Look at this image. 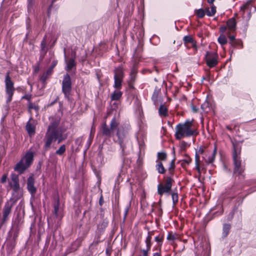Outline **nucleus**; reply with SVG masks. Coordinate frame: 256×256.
<instances>
[{
  "mask_svg": "<svg viewBox=\"0 0 256 256\" xmlns=\"http://www.w3.org/2000/svg\"><path fill=\"white\" fill-rule=\"evenodd\" d=\"M202 108L203 111L206 112H208L210 110V108L209 103L208 102H204L201 106Z\"/></svg>",
  "mask_w": 256,
  "mask_h": 256,
  "instance_id": "nucleus-20",
  "label": "nucleus"
},
{
  "mask_svg": "<svg viewBox=\"0 0 256 256\" xmlns=\"http://www.w3.org/2000/svg\"><path fill=\"white\" fill-rule=\"evenodd\" d=\"M204 152V149L202 148H200L198 150V151L196 152L195 156V160H196V170L200 172V158L199 154H202Z\"/></svg>",
  "mask_w": 256,
  "mask_h": 256,
  "instance_id": "nucleus-12",
  "label": "nucleus"
},
{
  "mask_svg": "<svg viewBox=\"0 0 256 256\" xmlns=\"http://www.w3.org/2000/svg\"><path fill=\"white\" fill-rule=\"evenodd\" d=\"M28 189L31 194H34L36 192V188L34 186V180L30 176L28 180Z\"/></svg>",
  "mask_w": 256,
  "mask_h": 256,
  "instance_id": "nucleus-11",
  "label": "nucleus"
},
{
  "mask_svg": "<svg viewBox=\"0 0 256 256\" xmlns=\"http://www.w3.org/2000/svg\"><path fill=\"white\" fill-rule=\"evenodd\" d=\"M230 228V226L228 224H225L223 228V235L226 236L228 234L229 230Z\"/></svg>",
  "mask_w": 256,
  "mask_h": 256,
  "instance_id": "nucleus-26",
  "label": "nucleus"
},
{
  "mask_svg": "<svg viewBox=\"0 0 256 256\" xmlns=\"http://www.w3.org/2000/svg\"><path fill=\"white\" fill-rule=\"evenodd\" d=\"M218 56L216 53L207 52L206 56V64L210 67H214L218 64Z\"/></svg>",
  "mask_w": 256,
  "mask_h": 256,
  "instance_id": "nucleus-5",
  "label": "nucleus"
},
{
  "mask_svg": "<svg viewBox=\"0 0 256 256\" xmlns=\"http://www.w3.org/2000/svg\"><path fill=\"white\" fill-rule=\"evenodd\" d=\"M159 113L160 116H166L167 115V108L164 106H160L159 108Z\"/></svg>",
  "mask_w": 256,
  "mask_h": 256,
  "instance_id": "nucleus-25",
  "label": "nucleus"
},
{
  "mask_svg": "<svg viewBox=\"0 0 256 256\" xmlns=\"http://www.w3.org/2000/svg\"><path fill=\"white\" fill-rule=\"evenodd\" d=\"M58 122H55L48 127L46 136L45 146L46 148H48L54 142L58 140V142L60 143L64 139V138L62 134L61 130L58 128Z\"/></svg>",
  "mask_w": 256,
  "mask_h": 256,
  "instance_id": "nucleus-1",
  "label": "nucleus"
},
{
  "mask_svg": "<svg viewBox=\"0 0 256 256\" xmlns=\"http://www.w3.org/2000/svg\"><path fill=\"white\" fill-rule=\"evenodd\" d=\"M218 42L220 44L224 45L227 43V39L226 36L222 34L218 38Z\"/></svg>",
  "mask_w": 256,
  "mask_h": 256,
  "instance_id": "nucleus-22",
  "label": "nucleus"
},
{
  "mask_svg": "<svg viewBox=\"0 0 256 256\" xmlns=\"http://www.w3.org/2000/svg\"><path fill=\"white\" fill-rule=\"evenodd\" d=\"M158 158L159 160H164L166 158V154L164 152H160L158 154Z\"/></svg>",
  "mask_w": 256,
  "mask_h": 256,
  "instance_id": "nucleus-28",
  "label": "nucleus"
},
{
  "mask_svg": "<svg viewBox=\"0 0 256 256\" xmlns=\"http://www.w3.org/2000/svg\"><path fill=\"white\" fill-rule=\"evenodd\" d=\"M118 137L119 138H121V136H120V130H118Z\"/></svg>",
  "mask_w": 256,
  "mask_h": 256,
  "instance_id": "nucleus-44",
  "label": "nucleus"
},
{
  "mask_svg": "<svg viewBox=\"0 0 256 256\" xmlns=\"http://www.w3.org/2000/svg\"><path fill=\"white\" fill-rule=\"evenodd\" d=\"M74 66V60H70L67 64V70H70Z\"/></svg>",
  "mask_w": 256,
  "mask_h": 256,
  "instance_id": "nucleus-32",
  "label": "nucleus"
},
{
  "mask_svg": "<svg viewBox=\"0 0 256 256\" xmlns=\"http://www.w3.org/2000/svg\"><path fill=\"white\" fill-rule=\"evenodd\" d=\"M196 13L198 17L199 18H202L205 15V12L204 10L202 9H199L196 11Z\"/></svg>",
  "mask_w": 256,
  "mask_h": 256,
  "instance_id": "nucleus-30",
  "label": "nucleus"
},
{
  "mask_svg": "<svg viewBox=\"0 0 256 256\" xmlns=\"http://www.w3.org/2000/svg\"><path fill=\"white\" fill-rule=\"evenodd\" d=\"M146 242V244L147 250H143L144 254L145 256L146 255L147 252L150 250V236L147 237Z\"/></svg>",
  "mask_w": 256,
  "mask_h": 256,
  "instance_id": "nucleus-23",
  "label": "nucleus"
},
{
  "mask_svg": "<svg viewBox=\"0 0 256 256\" xmlns=\"http://www.w3.org/2000/svg\"><path fill=\"white\" fill-rule=\"evenodd\" d=\"M66 150L65 146H62L58 150H56V154L59 155L62 154Z\"/></svg>",
  "mask_w": 256,
  "mask_h": 256,
  "instance_id": "nucleus-33",
  "label": "nucleus"
},
{
  "mask_svg": "<svg viewBox=\"0 0 256 256\" xmlns=\"http://www.w3.org/2000/svg\"><path fill=\"white\" fill-rule=\"evenodd\" d=\"M122 79L119 78H114V85L116 88H119L121 86Z\"/></svg>",
  "mask_w": 256,
  "mask_h": 256,
  "instance_id": "nucleus-29",
  "label": "nucleus"
},
{
  "mask_svg": "<svg viewBox=\"0 0 256 256\" xmlns=\"http://www.w3.org/2000/svg\"><path fill=\"white\" fill-rule=\"evenodd\" d=\"M174 155H175V150H174V148H173V152H172Z\"/></svg>",
  "mask_w": 256,
  "mask_h": 256,
  "instance_id": "nucleus-49",
  "label": "nucleus"
},
{
  "mask_svg": "<svg viewBox=\"0 0 256 256\" xmlns=\"http://www.w3.org/2000/svg\"><path fill=\"white\" fill-rule=\"evenodd\" d=\"M28 168V166H26V164L24 162L21 160L16 165V167L14 168V170L16 172L22 174Z\"/></svg>",
  "mask_w": 256,
  "mask_h": 256,
  "instance_id": "nucleus-10",
  "label": "nucleus"
},
{
  "mask_svg": "<svg viewBox=\"0 0 256 256\" xmlns=\"http://www.w3.org/2000/svg\"><path fill=\"white\" fill-rule=\"evenodd\" d=\"M10 184L15 192H18L20 190V185L18 184V178L17 176L15 174L12 175V182Z\"/></svg>",
  "mask_w": 256,
  "mask_h": 256,
  "instance_id": "nucleus-8",
  "label": "nucleus"
},
{
  "mask_svg": "<svg viewBox=\"0 0 256 256\" xmlns=\"http://www.w3.org/2000/svg\"><path fill=\"white\" fill-rule=\"evenodd\" d=\"M216 153V148H215L214 150V152L210 156V158L208 160L206 159V161L208 163L212 162L214 160Z\"/></svg>",
  "mask_w": 256,
  "mask_h": 256,
  "instance_id": "nucleus-27",
  "label": "nucleus"
},
{
  "mask_svg": "<svg viewBox=\"0 0 256 256\" xmlns=\"http://www.w3.org/2000/svg\"><path fill=\"white\" fill-rule=\"evenodd\" d=\"M192 109L193 112H196L197 111L196 108L194 106H192Z\"/></svg>",
  "mask_w": 256,
  "mask_h": 256,
  "instance_id": "nucleus-47",
  "label": "nucleus"
},
{
  "mask_svg": "<svg viewBox=\"0 0 256 256\" xmlns=\"http://www.w3.org/2000/svg\"><path fill=\"white\" fill-rule=\"evenodd\" d=\"M58 202L54 207V212L56 215H58Z\"/></svg>",
  "mask_w": 256,
  "mask_h": 256,
  "instance_id": "nucleus-36",
  "label": "nucleus"
},
{
  "mask_svg": "<svg viewBox=\"0 0 256 256\" xmlns=\"http://www.w3.org/2000/svg\"><path fill=\"white\" fill-rule=\"evenodd\" d=\"M102 132L106 136H110L112 132L111 128H108L106 124H104L102 126Z\"/></svg>",
  "mask_w": 256,
  "mask_h": 256,
  "instance_id": "nucleus-17",
  "label": "nucleus"
},
{
  "mask_svg": "<svg viewBox=\"0 0 256 256\" xmlns=\"http://www.w3.org/2000/svg\"><path fill=\"white\" fill-rule=\"evenodd\" d=\"M178 238V236L175 234H169L167 238L170 240H174Z\"/></svg>",
  "mask_w": 256,
  "mask_h": 256,
  "instance_id": "nucleus-34",
  "label": "nucleus"
},
{
  "mask_svg": "<svg viewBox=\"0 0 256 256\" xmlns=\"http://www.w3.org/2000/svg\"><path fill=\"white\" fill-rule=\"evenodd\" d=\"M34 154L32 152H28L26 156L22 159L28 167L32 164L33 160Z\"/></svg>",
  "mask_w": 256,
  "mask_h": 256,
  "instance_id": "nucleus-9",
  "label": "nucleus"
},
{
  "mask_svg": "<svg viewBox=\"0 0 256 256\" xmlns=\"http://www.w3.org/2000/svg\"><path fill=\"white\" fill-rule=\"evenodd\" d=\"M30 108H34L36 110H37L38 108L36 106H33L32 104H30Z\"/></svg>",
  "mask_w": 256,
  "mask_h": 256,
  "instance_id": "nucleus-42",
  "label": "nucleus"
},
{
  "mask_svg": "<svg viewBox=\"0 0 256 256\" xmlns=\"http://www.w3.org/2000/svg\"><path fill=\"white\" fill-rule=\"evenodd\" d=\"M229 38H230V41H233V40H234L235 37L234 36H229Z\"/></svg>",
  "mask_w": 256,
  "mask_h": 256,
  "instance_id": "nucleus-43",
  "label": "nucleus"
},
{
  "mask_svg": "<svg viewBox=\"0 0 256 256\" xmlns=\"http://www.w3.org/2000/svg\"><path fill=\"white\" fill-rule=\"evenodd\" d=\"M118 125V122H116L115 120H113L110 124V128L112 130H114L116 129Z\"/></svg>",
  "mask_w": 256,
  "mask_h": 256,
  "instance_id": "nucleus-31",
  "label": "nucleus"
},
{
  "mask_svg": "<svg viewBox=\"0 0 256 256\" xmlns=\"http://www.w3.org/2000/svg\"><path fill=\"white\" fill-rule=\"evenodd\" d=\"M233 158L234 164V172L240 174L243 172V170L240 166V160L238 156L236 153L234 154Z\"/></svg>",
  "mask_w": 256,
  "mask_h": 256,
  "instance_id": "nucleus-7",
  "label": "nucleus"
},
{
  "mask_svg": "<svg viewBox=\"0 0 256 256\" xmlns=\"http://www.w3.org/2000/svg\"><path fill=\"white\" fill-rule=\"evenodd\" d=\"M192 160L191 159H188V160H182V166L184 165V164H188L191 162Z\"/></svg>",
  "mask_w": 256,
  "mask_h": 256,
  "instance_id": "nucleus-38",
  "label": "nucleus"
},
{
  "mask_svg": "<svg viewBox=\"0 0 256 256\" xmlns=\"http://www.w3.org/2000/svg\"><path fill=\"white\" fill-rule=\"evenodd\" d=\"M214 0H208V2L209 4H212Z\"/></svg>",
  "mask_w": 256,
  "mask_h": 256,
  "instance_id": "nucleus-46",
  "label": "nucleus"
},
{
  "mask_svg": "<svg viewBox=\"0 0 256 256\" xmlns=\"http://www.w3.org/2000/svg\"><path fill=\"white\" fill-rule=\"evenodd\" d=\"M122 92L118 90H115L112 94L111 98L112 100H118L122 96Z\"/></svg>",
  "mask_w": 256,
  "mask_h": 256,
  "instance_id": "nucleus-16",
  "label": "nucleus"
},
{
  "mask_svg": "<svg viewBox=\"0 0 256 256\" xmlns=\"http://www.w3.org/2000/svg\"><path fill=\"white\" fill-rule=\"evenodd\" d=\"M216 12V7L214 5H212L210 8L206 9V14L208 16H213Z\"/></svg>",
  "mask_w": 256,
  "mask_h": 256,
  "instance_id": "nucleus-15",
  "label": "nucleus"
},
{
  "mask_svg": "<svg viewBox=\"0 0 256 256\" xmlns=\"http://www.w3.org/2000/svg\"><path fill=\"white\" fill-rule=\"evenodd\" d=\"M184 42L187 43H190L192 44V46H195L194 42L192 39V38L191 36H186L184 38Z\"/></svg>",
  "mask_w": 256,
  "mask_h": 256,
  "instance_id": "nucleus-24",
  "label": "nucleus"
},
{
  "mask_svg": "<svg viewBox=\"0 0 256 256\" xmlns=\"http://www.w3.org/2000/svg\"><path fill=\"white\" fill-rule=\"evenodd\" d=\"M5 84L6 94L7 96V102H10L12 100V98L14 90V83L12 81L8 72L6 75Z\"/></svg>",
  "mask_w": 256,
  "mask_h": 256,
  "instance_id": "nucleus-3",
  "label": "nucleus"
},
{
  "mask_svg": "<svg viewBox=\"0 0 256 256\" xmlns=\"http://www.w3.org/2000/svg\"><path fill=\"white\" fill-rule=\"evenodd\" d=\"M155 240H156V241H157V242H160V238L158 237H156V238H155Z\"/></svg>",
  "mask_w": 256,
  "mask_h": 256,
  "instance_id": "nucleus-48",
  "label": "nucleus"
},
{
  "mask_svg": "<svg viewBox=\"0 0 256 256\" xmlns=\"http://www.w3.org/2000/svg\"><path fill=\"white\" fill-rule=\"evenodd\" d=\"M174 161H175V158H174V160L171 162L170 168H172V169L174 168Z\"/></svg>",
  "mask_w": 256,
  "mask_h": 256,
  "instance_id": "nucleus-41",
  "label": "nucleus"
},
{
  "mask_svg": "<svg viewBox=\"0 0 256 256\" xmlns=\"http://www.w3.org/2000/svg\"><path fill=\"white\" fill-rule=\"evenodd\" d=\"M123 76V72L120 68L116 69L114 75V78H119L122 79Z\"/></svg>",
  "mask_w": 256,
  "mask_h": 256,
  "instance_id": "nucleus-21",
  "label": "nucleus"
},
{
  "mask_svg": "<svg viewBox=\"0 0 256 256\" xmlns=\"http://www.w3.org/2000/svg\"><path fill=\"white\" fill-rule=\"evenodd\" d=\"M42 50H44L46 47V42L44 40H42L41 44Z\"/></svg>",
  "mask_w": 256,
  "mask_h": 256,
  "instance_id": "nucleus-39",
  "label": "nucleus"
},
{
  "mask_svg": "<svg viewBox=\"0 0 256 256\" xmlns=\"http://www.w3.org/2000/svg\"><path fill=\"white\" fill-rule=\"evenodd\" d=\"M172 182V180L170 178H168L166 180L165 185L158 184V194L162 196L164 194L168 193L171 190Z\"/></svg>",
  "mask_w": 256,
  "mask_h": 256,
  "instance_id": "nucleus-4",
  "label": "nucleus"
},
{
  "mask_svg": "<svg viewBox=\"0 0 256 256\" xmlns=\"http://www.w3.org/2000/svg\"><path fill=\"white\" fill-rule=\"evenodd\" d=\"M7 178H8L7 175L4 174L1 178V182L2 183H5L6 182Z\"/></svg>",
  "mask_w": 256,
  "mask_h": 256,
  "instance_id": "nucleus-37",
  "label": "nucleus"
},
{
  "mask_svg": "<svg viewBox=\"0 0 256 256\" xmlns=\"http://www.w3.org/2000/svg\"><path fill=\"white\" fill-rule=\"evenodd\" d=\"M26 129L28 131V133L30 135H32L34 134V127L30 124V123H28L26 126Z\"/></svg>",
  "mask_w": 256,
  "mask_h": 256,
  "instance_id": "nucleus-18",
  "label": "nucleus"
},
{
  "mask_svg": "<svg viewBox=\"0 0 256 256\" xmlns=\"http://www.w3.org/2000/svg\"><path fill=\"white\" fill-rule=\"evenodd\" d=\"M153 256H161L160 254L158 252L154 253L153 255Z\"/></svg>",
  "mask_w": 256,
  "mask_h": 256,
  "instance_id": "nucleus-45",
  "label": "nucleus"
},
{
  "mask_svg": "<svg viewBox=\"0 0 256 256\" xmlns=\"http://www.w3.org/2000/svg\"><path fill=\"white\" fill-rule=\"evenodd\" d=\"M172 199L174 204L176 203L178 201V194L176 193H172Z\"/></svg>",
  "mask_w": 256,
  "mask_h": 256,
  "instance_id": "nucleus-35",
  "label": "nucleus"
},
{
  "mask_svg": "<svg viewBox=\"0 0 256 256\" xmlns=\"http://www.w3.org/2000/svg\"><path fill=\"white\" fill-rule=\"evenodd\" d=\"M192 127V124L190 121H186L184 123L178 124L176 128L175 136L176 138L180 140L184 137L194 134V130Z\"/></svg>",
  "mask_w": 256,
  "mask_h": 256,
  "instance_id": "nucleus-2",
  "label": "nucleus"
},
{
  "mask_svg": "<svg viewBox=\"0 0 256 256\" xmlns=\"http://www.w3.org/2000/svg\"><path fill=\"white\" fill-rule=\"evenodd\" d=\"M226 30V28L225 26H221L220 28V32L224 33Z\"/></svg>",
  "mask_w": 256,
  "mask_h": 256,
  "instance_id": "nucleus-40",
  "label": "nucleus"
},
{
  "mask_svg": "<svg viewBox=\"0 0 256 256\" xmlns=\"http://www.w3.org/2000/svg\"><path fill=\"white\" fill-rule=\"evenodd\" d=\"M227 26L231 30H234L236 26V22L234 18L230 19L227 22Z\"/></svg>",
  "mask_w": 256,
  "mask_h": 256,
  "instance_id": "nucleus-14",
  "label": "nucleus"
},
{
  "mask_svg": "<svg viewBox=\"0 0 256 256\" xmlns=\"http://www.w3.org/2000/svg\"><path fill=\"white\" fill-rule=\"evenodd\" d=\"M71 84L70 76L68 74L65 75L62 81V90L66 94L70 91Z\"/></svg>",
  "mask_w": 256,
  "mask_h": 256,
  "instance_id": "nucleus-6",
  "label": "nucleus"
},
{
  "mask_svg": "<svg viewBox=\"0 0 256 256\" xmlns=\"http://www.w3.org/2000/svg\"><path fill=\"white\" fill-rule=\"evenodd\" d=\"M12 205L9 204H6L4 208V209L3 212V217L4 220H5L8 214H10L11 211Z\"/></svg>",
  "mask_w": 256,
  "mask_h": 256,
  "instance_id": "nucleus-13",
  "label": "nucleus"
},
{
  "mask_svg": "<svg viewBox=\"0 0 256 256\" xmlns=\"http://www.w3.org/2000/svg\"><path fill=\"white\" fill-rule=\"evenodd\" d=\"M157 163V165L156 166L157 170L160 173L164 174L165 172V169L163 166V164L160 161H158Z\"/></svg>",
  "mask_w": 256,
  "mask_h": 256,
  "instance_id": "nucleus-19",
  "label": "nucleus"
}]
</instances>
